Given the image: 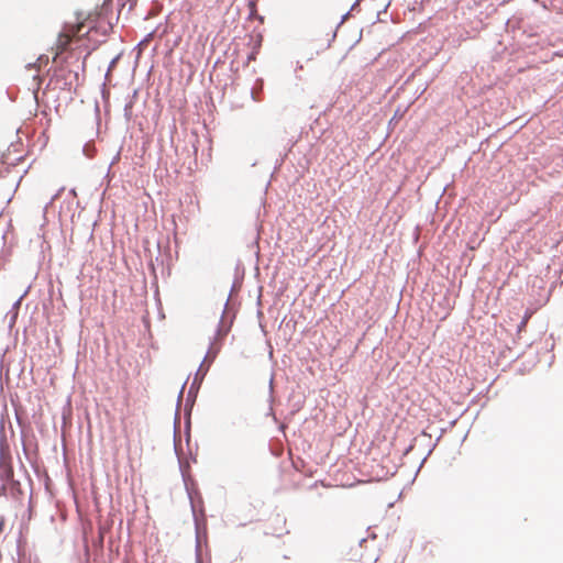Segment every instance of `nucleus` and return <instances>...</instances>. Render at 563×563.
I'll use <instances>...</instances> for the list:
<instances>
[{
  "label": "nucleus",
  "mask_w": 563,
  "mask_h": 563,
  "mask_svg": "<svg viewBox=\"0 0 563 563\" xmlns=\"http://www.w3.org/2000/svg\"><path fill=\"white\" fill-rule=\"evenodd\" d=\"M100 15L101 12H90L85 16L78 14L76 23H66L53 47L55 51L53 62H56L59 55L68 51L73 43L79 42L84 36L89 35L97 27Z\"/></svg>",
  "instance_id": "1"
},
{
  "label": "nucleus",
  "mask_w": 563,
  "mask_h": 563,
  "mask_svg": "<svg viewBox=\"0 0 563 563\" xmlns=\"http://www.w3.org/2000/svg\"><path fill=\"white\" fill-rule=\"evenodd\" d=\"M3 530H4V520L0 519V534L3 532Z\"/></svg>",
  "instance_id": "2"
},
{
  "label": "nucleus",
  "mask_w": 563,
  "mask_h": 563,
  "mask_svg": "<svg viewBox=\"0 0 563 563\" xmlns=\"http://www.w3.org/2000/svg\"><path fill=\"white\" fill-rule=\"evenodd\" d=\"M254 58H255V56L253 54L249 56V60L254 59Z\"/></svg>",
  "instance_id": "3"
}]
</instances>
